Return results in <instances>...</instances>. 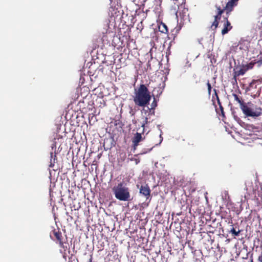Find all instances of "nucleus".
<instances>
[{"label": "nucleus", "mask_w": 262, "mask_h": 262, "mask_svg": "<svg viewBox=\"0 0 262 262\" xmlns=\"http://www.w3.org/2000/svg\"><path fill=\"white\" fill-rule=\"evenodd\" d=\"M151 98L150 92L145 84H141L137 89H135L134 102L136 105L145 106L149 103Z\"/></svg>", "instance_id": "f257e3e1"}, {"label": "nucleus", "mask_w": 262, "mask_h": 262, "mask_svg": "<svg viewBox=\"0 0 262 262\" xmlns=\"http://www.w3.org/2000/svg\"><path fill=\"white\" fill-rule=\"evenodd\" d=\"M112 191L115 198L119 201L126 202L131 200L130 189L124 182L115 185L112 188Z\"/></svg>", "instance_id": "f03ea898"}, {"label": "nucleus", "mask_w": 262, "mask_h": 262, "mask_svg": "<svg viewBox=\"0 0 262 262\" xmlns=\"http://www.w3.org/2000/svg\"><path fill=\"white\" fill-rule=\"evenodd\" d=\"M242 111L247 117L256 118L262 114V108L251 102L246 103L245 105H243Z\"/></svg>", "instance_id": "7ed1b4c3"}, {"label": "nucleus", "mask_w": 262, "mask_h": 262, "mask_svg": "<svg viewBox=\"0 0 262 262\" xmlns=\"http://www.w3.org/2000/svg\"><path fill=\"white\" fill-rule=\"evenodd\" d=\"M238 1L230 0L227 3L225 1H222L220 4H216L215 5L216 14L215 16H221L224 12L227 15H229L233 10V7L236 5Z\"/></svg>", "instance_id": "20e7f679"}, {"label": "nucleus", "mask_w": 262, "mask_h": 262, "mask_svg": "<svg viewBox=\"0 0 262 262\" xmlns=\"http://www.w3.org/2000/svg\"><path fill=\"white\" fill-rule=\"evenodd\" d=\"M52 234L55 237V239H54V241L57 244H59V247L63 249H64L65 247L67 248V246H64V245L65 242L63 241V237L60 230L59 229H54L52 231Z\"/></svg>", "instance_id": "39448f33"}, {"label": "nucleus", "mask_w": 262, "mask_h": 262, "mask_svg": "<svg viewBox=\"0 0 262 262\" xmlns=\"http://www.w3.org/2000/svg\"><path fill=\"white\" fill-rule=\"evenodd\" d=\"M123 11L119 6H111L109 9L108 15L110 16H122Z\"/></svg>", "instance_id": "423d86ee"}, {"label": "nucleus", "mask_w": 262, "mask_h": 262, "mask_svg": "<svg viewBox=\"0 0 262 262\" xmlns=\"http://www.w3.org/2000/svg\"><path fill=\"white\" fill-rule=\"evenodd\" d=\"M223 23V28L222 30V34L223 35H225L230 31L232 26L231 25L230 22L228 20V17H224L223 20L222 21Z\"/></svg>", "instance_id": "0eeeda50"}, {"label": "nucleus", "mask_w": 262, "mask_h": 262, "mask_svg": "<svg viewBox=\"0 0 262 262\" xmlns=\"http://www.w3.org/2000/svg\"><path fill=\"white\" fill-rule=\"evenodd\" d=\"M143 140L141 133H137L135 134L134 137L132 139V143L134 151H135L137 146L139 145V143L140 141Z\"/></svg>", "instance_id": "6e6552de"}, {"label": "nucleus", "mask_w": 262, "mask_h": 262, "mask_svg": "<svg viewBox=\"0 0 262 262\" xmlns=\"http://www.w3.org/2000/svg\"><path fill=\"white\" fill-rule=\"evenodd\" d=\"M176 16H189L188 9L183 6L179 7L178 11L176 13Z\"/></svg>", "instance_id": "1a4fd4ad"}, {"label": "nucleus", "mask_w": 262, "mask_h": 262, "mask_svg": "<svg viewBox=\"0 0 262 262\" xmlns=\"http://www.w3.org/2000/svg\"><path fill=\"white\" fill-rule=\"evenodd\" d=\"M140 193L145 196L146 199H148L150 195V190L147 185H142L140 188Z\"/></svg>", "instance_id": "9d476101"}, {"label": "nucleus", "mask_w": 262, "mask_h": 262, "mask_svg": "<svg viewBox=\"0 0 262 262\" xmlns=\"http://www.w3.org/2000/svg\"><path fill=\"white\" fill-rule=\"evenodd\" d=\"M56 154H57L55 151L54 152H50V167L53 168L55 166V164L57 163V157Z\"/></svg>", "instance_id": "9b49d317"}, {"label": "nucleus", "mask_w": 262, "mask_h": 262, "mask_svg": "<svg viewBox=\"0 0 262 262\" xmlns=\"http://www.w3.org/2000/svg\"><path fill=\"white\" fill-rule=\"evenodd\" d=\"M233 96L234 97V100L239 103L240 108L241 110H242L243 105H245L246 104V102H245L241 98L239 97L237 95L235 94H233Z\"/></svg>", "instance_id": "f8f14e48"}, {"label": "nucleus", "mask_w": 262, "mask_h": 262, "mask_svg": "<svg viewBox=\"0 0 262 262\" xmlns=\"http://www.w3.org/2000/svg\"><path fill=\"white\" fill-rule=\"evenodd\" d=\"M221 17H215V19L214 21L212 23L211 28L213 30H214L216 29L219 25V20L221 19Z\"/></svg>", "instance_id": "ddd939ff"}, {"label": "nucleus", "mask_w": 262, "mask_h": 262, "mask_svg": "<svg viewBox=\"0 0 262 262\" xmlns=\"http://www.w3.org/2000/svg\"><path fill=\"white\" fill-rule=\"evenodd\" d=\"M129 156L130 155H128V160H129L130 161H135L136 164H138L140 162V160L139 158H136L134 157L129 158Z\"/></svg>", "instance_id": "4468645a"}, {"label": "nucleus", "mask_w": 262, "mask_h": 262, "mask_svg": "<svg viewBox=\"0 0 262 262\" xmlns=\"http://www.w3.org/2000/svg\"><path fill=\"white\" fill-rule=\"evenodd\" d=\"M217 99L218 104H219V106H220V111H221V115H222V116L224 117L225 116V113H224V108L222 106L221 103V102L220 101L219 98L218 97H217Z\"/></svg>", "instance_id": "2eb2a0df"}, {"label": "nucleus", "mask_w": 262, "mask_h": 262, "mask_svg": "<svg viewBox=\"0 0 262 262\" xmlns=\"http://www.w3.org/2000/svg\"><path fill=\"white\" fill-rule=\"evenodd\" d=\"M230 232H231L232 234H233L234 235H235V236H238V235H239V233H240V232H241V230H238V231H236L235 230V229L233 227V228L231 229V231H230Z\"/></svg>", "instance_id": "dca6fc26"}, {"label": "nucleus", "mask_w": 262, "mask_h": 262, "mask_svg": "<svg viewBox=\"0 0 262 262\" xmlns=\"http://www.w3.org/2000/svg\"><path fill=\"white\" fill-rule=\"evenodd\" d=\"M207 88H208V94L209 95H210L211 94V84L209 82V81L208 80L207 82Z\"/></svg>", "instance_id": "f3484780"}, {"label": "nucleus", "mask_w": 262, "mask_h": 262, "mask_svg": "<svg viewBox=\"0 0 262 262\" xmlns=\"http://www.w3.org/2000/svg\"><path fill=\"white\" fill-rule=\"evenodd\" d=\"M151 106V109H155V107L157 106V101H156L155 98H154V100L153 102H152Z\"/></svg>", "instance_id": "a211bd4d"}, {"label": "nucleus", "mask_w": 262, "mask_h": 262, "mask_svg": "<svg viewBox=\"0 0 262 262\" xmlns=\"http://www.w3.org/2000/svg\"><path fill=\"white\" fill-rule=\"evenodd\" d=\"M188 144L191 148L194 147V141L193 140H190Z\"/></svg>", "instance_id": "6ab92c4d"}, {"label": "nucleus", "mask_w": 262, "mask_h": 262, "mask_svg": "<svg viewBox=\"0 0 262 262\" xmlns=\"http://www.w3.org/2000/svg\"><path fill=\"white\" fill-rule=\"evenodd\" d=\"M147 123H148V118L147 117H145L144 122L142 123L141 126L142 127H143V128H144L145 124H146Z\"/></svg>", "instance_id": "aec40b11"}, {"label": "nucleus", "mask_w": 262, "mask_h": 262, "mask_svg": "<svg viewBox=\"0 0 262 262\" xmlns=\"http://www.w3.org/2000/svg\"><path fill=\"white\" fill-rule=\"evenodd\" d=\"M245 74V71L244 70H241L238 71V75H244Z\"/></svg>", "instance_id": "412c9836"}, {"label": "nucleus", "mask_w": 262, "mask_h": 262, "mask_svg": "<svg viewBox=\"0 0 262 262\" xmlns=\"http://www.w3.org/2000/svg\"><path fill=\"white\" fill-rule=\"evenodd\" d=\"M258 262H262V255H260L258 256Z\"/></svg>", "instance_id": "4be33fe9"}, {"label": "nucleus", "mask_w": 262, "mask_h": 262, "mask_svg": "<svg viewBox=\"0 0 262 262\" xmlns=\"http://www.w3.org/2000/svg\"><path fill=\"white\" fill-rule=\"evenodd\" d=\"M117 121H115V122H116V123H115V125H117V124H119V126H120V127H122V126L123 125V124H122V123H121V122H120V123L119 122L117 123Z\"/></svg>", "instance_id": "5701e85b"}, {"label": "nucleus", "mask_w": 262, "mask_h": 262, "mask_svg": "<svg viewBox=\"0 0 262 262\" xmlns=\"http://www.w3.org/2000/svg\"><path fill=\"white\" fill-rule=\"evenodd\" d=\"M153 147L150 148V149H149L147 151H143L142 153H141V154H146L149 151H150V150H151V149H152Z\"/></svg>", "instance_id": "b1692460"}, {"label": "nucleus", "mask_w": 262, "mask_h": 262, "mask_svg": "<svg viewBox=\"0 0 262 262\" xmlns=\"http://www.w3.org/2000/svg\"><path fill=\"white\" fill-rule=\"evenodd\" d=\"M163 27L164 28L165 32H167L168 31V29H167L166 26L165 24H163Z\"/></svg>", "instance_id": "393cba45"}, {"label": "nucleus", "mask_w": 262, "mask_h": 262, "mask_svg": "<svg viewBox=\"0 0 262 262\" xmlns=\"http://www.w3.org/2000/svg\"><path fill=\"white\" fill-rule=\"evenodd\" d=\"M90 257H90V259H89V262H92V259H93L92 255H91L90 256Z\"/></svg>", "instance_id": "a878e982"}, {"label": "nucleus", "mask_w": 262, "mask_h": 262, "mask_svg": "<svg viewBox=\"0 0 262 262\" xmlns=\"http://www.w3.org/2000/svg\"><path fill=\"white\" fill-rule=\"evenodd\" d=\"M130 36L129 35H128L127 37V36L126 37V39H128L129 38Z\"/></svg>", "instance_id": "bb28decb"}, {"label": "nucleus", "mask_w": 262, "mask_h": 262, "mask_svg": "<svg viewBox=\"0 0 262 262\" xmlns=\"http://www.w3.org/2000/svg\"><path fill=\"white\" fill-rule=\"evenodd\" d=\"M261 28H262V21H261Z\"/></svg>", "instance_id": "cd10ccee"}, {"label": "nucleus", "mask_w": 262, "mask_h": 262, "mask_svg": "<svg viewBox=\"0 0 262 262\" xmlns=\"http://www.w3.org/2000/svg\"><path fill=\"white\" fill-rule=\"evenodd\" d=\"M162 32H164V30H162L161 31Z\"/></svg>", "instance_id": "c85d7f7f"}, {"label": "nucleus", "mask_w": 262, "mask_h": 262, "mask_svg": "<svg viewBox=\"0 0 262 262\" xmlns=\"http://www.w3.org/2000/svg\"><path fill=\"white\" fill-rule=\"evenodd\" d=\"M138 155H135V157H137Z\"/></svg>", "instance_id": "c756f323"}]
</instances>
